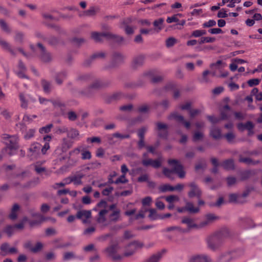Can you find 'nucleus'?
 Masks as SVG:
<instances>
[{"instance_id": "f257e3e1", "label": "nucleus", "mask_w": 262, "mask_h": 262, "mask_svg": "<svg viewBox=\"0 0 262 262\" xmlns=\"http://www.w3.org/2000/svg\"><path fill=\"white\" fill-rule=\"evenodd\" d=\"M244 251L237 249L221 253L216 259V262H232L242 256ZM188 262H212L211 258L205 254H195L192 255Z\"/></svg>"}, {"instance_id": "f03ea898", "label": "nucleus", "mask_w": 262, "mask_h": 262, "mask_svg": "<svg viewBox=\"0 0 262 262\" xmlns=\"http://www.w3.org/2000/svg\"><path fill=\"white\" fill-rule=\"evenodd\" d=\"M3 138L5 140L7 147L2 150V155L0 154V160L6 154L9 156L13 155L18 148V137L17 135L4 134Z\"/></svg>"}, {"instance_id": "7ed1b4c3", "label": "nucleus", "mask_w": 262, "mask_h": 262, "mask_svg": "<svg viewBox=\"0 0 262 262\" xmlns=\"http://www.w3.org/2000/svg\"><path fill=\"white\" fill-rule=\"evenodd\" d=\"M168 163L172 167V169L163 168V173L166 177L173 180L172 174L173 173L177 174L180 178L185 177V172L183 169V166L180 163L179 161L174 159H169L168 160Z\"/></svg>"}, {"instance_id": "20e7f679", "label": "nucleus", "mask_w": 262, "mask_h": 262, "mask_svg": "<svg viewBox=\"0 0 262 262\" xmlns=\"http://www.w3.org/2000/svg\"><path fill=\"white\" fill-rule=\"evenodd\" d=\"M91 37L95 40V41L97 42L102 41L104 38L107 39H112L118 42L123 40V38L122 37L116 36L110 32H93L91 34Z\"/></svg>"}, {"instance_id": "39448f33", "label": "nucleus", "mask_w": 262, "mask_h": 262, "mask_svg": "<svg viewBox=\"0 0 262 262\" xmlns=\"http://www.w3.org/2000/svg\"><path fill=\"white\" fill-rule=\"evenodd\" d=\"M73 144V142L68 138H62L61 143L55 151V154L61 155L62 154L66 152L72 146Z\"/></svg>"}, {"instance_id": "423d86ee", "label": "nucleus", "mask_w": 262, "mask_h": 262, "mask_svg": "<svg viewBox=\"0 0 262 262\" xmlns=\"http://www.w3.org/2000/svg\"><path fill=\"white\" fill-rule=\"evenodd\" d=\"M143 243L139 241H134L128 244L125 248L123 256L128 257L133 255L138 248H141L143 247Z\"/></svg>"}, {"instance_id": "0eeeda50", "label": "nucleus", "mask_w": 262, "mask_h": 262, "mask_svg": "<svg viewBox=\"0 0 262 262\" xmlns=\"http://www.w3.org/2000/svg\"><path fill=\"white\" fill-rule=\"evenodd\" d=\"M221 243V240L217 234L211 235L207 239L208 246L212 250L217 249Z\"/></svg>"}, {"instance_id": "6e6552de", "label": "nucleus", "mask_w": 262, "mask_h": 262, "mask_svg": "<svg viewBox=\"0 0 262 262\" xmlns=\"http://www.w3.org/2000/svg\"><path fill=\"white\" fill-rule=\"evenodd\" d=\"M36 48L37 52L39 54V57L42 61L46 62L51 60L52 57L50 54L46 51L42 44L37 43Z\"/></svg>"}, {"instance_id": "1a4fd4ad", "label": "nucleus", "mask_w": 262, "mask_h": 262, "mask_svg": "<svg viewBox=\"0 0 262 262\" xmlns=\"http://www.w3.org/2000/svg\"><path fill=\"white\" fill-rule=\"evenodd\" d=\"M118 249V245L111 246L106 249L108 256L115 261L120 260L122 259V256L117 253Z\"/></svg>"}, {"instance_id": "9d476101", "label": "nucleus", "mask_w": 262, "mask_h": 262, "mask_svg": "<svg viewBox=\"0 0 262 262\" xmlns=\"http://www.w3.org/2000/svg\"><path fill=\"white\" fill-rule=\"evenodd\" d=\"M132 22V19L128 17L124 19L121 23L120 28H124L126 34L127 35L132 34L134 32L135 28L129 25Z\"/></svg>"}, {"instance_id": "9b49d317", "label": "nucleus", "mask_w": 262, "mask_h": 262, "mask_svg": "<svg viewBox=\"0 0 262 262\" xmlns=\"http://www.w3.org/2000/svg\"><path fill=\"white\" fill-rule=\"evenodd\" d=\"M156 125L157 129L159 132L158 136L163 139H167L168 135V125L160 122H157Z\"/></svg>"}, {"instance_id": "f8f14e48", "label": "nucleus", "mask_w": 262, "mask_h": 262, "mask_svg": "<svg viewBox=\"0 0 262 262\" xmlns=\"http://www.w3.org/2000/svg\"><path fill=\"white\" fill-rule=\"evenodd\" d=\"M99 80L95 81L90 86L81 91V94L86 97H90L93 94L94 89H98L101 86Z\"/></svg>"}, {"instance_id": "ddd939ff", "label": "nucleus", "mask_w": 262, "mask_h": 262, "mask_svg": "<svg viewBox=\"0 0 262 262\" xmlns=\"http://www.w3.org/2000/svg\"><path fill=\"white\" fill-rule=\"evenodd\" d=\"M189 186L191 187L190 191L188 192V196L189 198H193L196 196L200 198L202 194V192L199 187L194 182L189 184Z\"/></svg>"}, {"instance_id": "4468645a", "label": "nucleus", "mask_w": 262, "mask_h": 262, "mask_svg": "<svg viewBox=\"0 0 262 262\" xmlns=\"http://www.w3.org/2000/svg\"><path fill=\"white\" fill-rule=\"evenodd\" d=\"M169 118H173L178 122L182 123L187 129H189L190 128V123L189 121H185L183 116L182 115H179L178 113H175L172 114Z\"/></svg>"}, {"instance_id": "2eb2a0df", "label": "nucleus", "mask_w": 262, "mask_h": 262, "mask_svg": "<svg viewBox=\"0 0 262 262\" xmlns=\"http://www.w3.org/2000/svg\"><path fill=\"white\" fill-rule=\"evenodd\" d=\"M91 216V212L90 210H80L77 212L76 217L82 220L84 223L86 222V220L90 218Z\"/></svg>"}, {"instance_id": "dca6fc26", "label": "nucleus", "mask_w": 262, "mask_h": 262, "mask_svg": "<svg viewBox=\"0 0 262 262\" xmlns=\"http://www.w3.org/2000/svg\"><path fill=\"white\" fill-rule=\"evenodd\" d=\"M40 148L41 145L38 143L34 142L31 145L28 151L30 152L31 156H36L39 152Z\"/></svg>"}, {"instance_id": "f3484780", "label": "nucleus", "mask_w": 262, "mask_h": 262, "mask_svg": "<svg viewBox=\"0 0 262 262\" xmlns=\"http://www.w3.org/2000/svg\"><path fill=\"white\" fill-rule=\"evenodd\" d=\"M125 59V56L120 53L115 52L113 55L112 66L115 67L117 64L122 63Z\"/></svg>"}, {"instance_id": "a211bd4d", "label": "nucleus", "mask_w": 262, "mask_h": 262, "mask_svg": "<svg viewBox=\"0 0 262 262\" xmlns=\"http://www.w3.org/2000/svg\"><path fill=\"white\" fill-rule=\"evenodd\" d=\"M182 223L183 224H186L188 229L187 230V231L192 228H196L198 229V224H196L194 223V220L189 217H185L182 220Z\"/></svg>"}, {"instance_id": "6ab92c4d", "label": "nucleus", "mask_w": 262, "mask_h": 262, "mask_svg": "<svg viewBox=\"0 0 262 262\" xmlns=\"http://www.w3.org/2000/svg\"><path fill=\"white\" fill-rule=\"evenodd\" d=\"M144 61V56L143 55H139L134 57L132 61V66L134 69L138 68L142 66Z\"/></svg>"}, {"instance_id": "aec40b11", "label": "nucleus", "mask_w": 262, "mask_h": 262, "mask_svg": "<svg viewBox=\"0 0 262 262\" xmlns=\"http://www.w3.org/2000/svg\"><path fill=\"white\" fill-rule=\"evenodd\" d=\"M232 113V111H231L230 106L228 105H225L221 113V119L227 120L229 119Z\"/></svg>"}, {"instance_id": "412c9836", "label": "nucleus", "mask_w": 262, "mask_h": 262, "mask_svg": "<svg viewBox=\"0 0 262 262\" xmlns=\"http://www.w3.org/2000/svg\"><path fill=\"white\" fill-rule=\"evenodd\" d=\"M105 54L104 52H100L94 53L92 56L84 62V64L86 66L90 64L91 62L94 59L97 58H103L105 57Z\"/></svg>"}, {"instance_id": "4be33fe9", "label": "nucleus", "mask_w": 262, "mask_h": 262, "mask_svg": "<svg viewBox=\"0 0 262 262\" xmlns=\"http://www.w3.org/2000/svg\"><path fill=\"white\" fill-rule=\"evenodd\" d=\"M45 144L41 148V152L43 155H45L47 150L50 148V142L52 140V136L51 135H46L43 138Z\"/></svg>"}, {"instance_id": "5701e85b", "label": "nucleus", "mask_w": 262, "mask_h": 262, "mask_svg": "<svg viewBox=\"0 0 262 262\" xmlns=\"http://www.w3.org/2000/svg\"><path fill=\"white\" fill-rule=\"evenodd\" d=\"M210 135L214 139H219L222 137L221 130L218 127L212 126L210 128Z\"/></svg>"}, {"instance_id": "b1692460", "label": "nucleus", "mask_w": 262, "mask_h": 262, "mask_svg": "<svg viewBox=\"0 0 262 262\" xmlns=\"http://www.w3.org/2000/svg\"><path fill=\"white\" fill-rule=\"evenodd\" d=\"M254 124L251 121H248L246 123H239L237 124V128L243 131L245 129H249L254 128Z\"/></svg>"}, {"instance_id": "393cba45", "label": "nucleus", "mask_w": 262, "mask_h": 262, "mask_svg": "<svg viewBox=\"0 0 262 262\" xmlns=\"http://www.w3.org/2000/svg\"><path fill=\"white\" fill-rule=\"evenodd\" d=\"M84 175L82 173H78L71 175L72 183L75 185H79L82 184L81 179Z\"/></svg>"}, {"instance_id": "a878e982", "label": "nucleus", "mask_w": 262, "mask_h": 262, "mask_svg": "<svg viewBox=\"0 0 262 262\" xmlns=\"http://www.w3.org/2000/svg\"><path fill=\"white\" fill-rule=\"evenodd\" d=\"M108 212L107 209H101L99 211L97 219V221L99 223H103L106 221L105 215Z\"/></svg>"}, {"instance_id": "bb28decb", "label": "nucleus", "mask_w": 262, "mask_h": 262, "mask_svg": "<svg viewBox=\"0 0 262 262\" xmlns=\"http://www.w3.org/2000/svg\"><path fill=\"white\" fill-rule=\"evenodd\" d=\"M223 168L227 170L233 169L234 168V164L233 160L232 159H228L224 161L222 165Z\"/></svg>"}, {"instance_id": "cd10ccee", "label": "nucleus", "mask_w": 262, "mask_h": 262, "mask_svg": "<svg viewBox=\"0 0 262 262\" xmlns=\"http://www.w3.org/2000/svg\"><path fill=\"white\" fill-rule=\"evenodd\" d=\"M120 215V210L119 209H115L109 215L110 220L112 222H117L119 220Z\"/></svg>"}, {"instance_id": "c85d7f7f", "label": "nucleus", "mask_w": 262, "mask_h": 262, "mask_svg": "<svg viewBox=\"0 0 262 262\" xmlns=\"http://www.w3.org/2000/svg\"><path fill=\"white\" fill-rule=\"evenodd\" d=\"M41 85L42 86V88H43V91L45 92V93H46L47 94L50 93L52 89V84H51V82L45 80V79H42L41 80Z\"/></svg>"}, {"instance_id": "c756f323", "label": "nucleus", "mask_w": 262, "mask_h": 262, "mask_svg": "<svg viewBox=\"0 0 262 262\" xmlns=\"http://www.w3.org/2000/svg\"><path fill=\"white\" fill-rule=\"evenodd\" d=\"M79 133L78 130L75 128H71L68 130L67 137L71 139L78 140Z\"/></svg>"}, {"instance_id": "7c9ffc66", "label": "nucleus", "mask_w": 262, "mask_h": 262, "mask_svg": "<svg viewBox=\"0 0 262 262\" xmlns=\"http://www.w3.org/2000/svg\"><path fill=\"white\" fill-rule=\"evenodd\" d=\"M19 209V206L18 204H15L13 206L11 209L10 214L9 215V217L12 220H15L17 217V212Z\"/></svg>"}, {"instance_id": "2f4dec72", "label": "nucleus", "mask_w": 262, "mask_h": 262, "mask_svg": "<svg viewBox=\"0 0 262 262\" xmlns=\"http://www.w3.org/2000/svg\"><path fill=\"white\" fill-rule=\"evenodd\" d=\"M162 252H158L151 256L148 259L144 262H159L162 257Z\"/></svg>"}, {"instance_id": "473e14b6", "label": "nucleus", "mask_w": 262, "mask_h": 262, "mask_svg": "<svg viewBox=\"0 0 262 262\" xmlns=\"http://www.w3.org/2000/svg\"><path fill=\"white\" fill-rule=\"evenodd\" d=\"M187 211L190 213H197L199 211L200 209L199 207H194L193 205L191 202H187L186 204Z\"/></svg>"}, {"instance_id": "72a5a7b5", "label": "nucleus", "mask_w": 262, "mask_h": 262, "mask_svg": "<svg viewBox=\"0 0 262 262\" xmlns=\"http://www.w3.org/2000/svg\"><path fill=\"white\" fill-rule=\"evenodd\" d=\"M34 182L33 181H30L28 182L27 183H26L24 185H21L18 182H14V183H13L12 185L13 186H15V187L19 186L22 188H29L34 186L35 185V184H34Z\"/></svg>"}, {"instance_id": "f704fd0d", "label": "nucleus", "mask_w": 262, "mask_h": 262, "mask_svg": "<svg viewBox=\"0 0 262 262\" xmlns=\"http://www.w3.org/2000/svg\"><path fill=\"white\" fill-rule=\"evenodd\" d=\"M36 130L35 129H29L26 131L24 135V138L25 140H30L35 135Z\"/></svg>"}, {"instance_id": "c9c22d12", "label": "nucleus", "mask_w": 262, "mask_h": 262, "mask_svg": "<svg viewBox=\"0 0 262 262\" xmlns=\"http://www.w3.org/2000/svg\"><path fill=\"white\" fill-rule=\"evenodd\" d=\"M163 22L164 19L162 18L156 19L154 21V26L155 27L156 29H157L158 31L162 30L163 28Z\"/></svg>"}, {"instance_id": "e433bc0d", "label": "nucleus", "mask_w": 262, "mask_h": 262, "mask_svg": "<svg viewBox=\"0 0 262 262\" xmlns=\"http://www.w3.org/2000/svg\"><path fill=\"white\" fill-rule=\"evenodd\" d=\"M149 217L152 220H156L160 219L161 215H159L157 213V211L155 209H150L149 210Z\"/></svg>"}, {"instance_id": "4c0bfd02", "label": "nucleus", "mask_w": 262, "mask_h": 262, "mask_svg": "<svg viewBox=\"0 0 262 262\" xmlns=\"http://www.w3.org/2000/svg\"><path fill=\"white\" fill-rule=\"evenodd\" d=\"M66 77V73L64 72L58 73L55 77L56 82L57 84H61Z\"/></svg>"}, {"instance_id": "58836bf2", "label": "nucleus", "mask_w": 262, "mask_h": 262, "mask_svg": "<svg viewBox=\"0 0 262 262\" xmlns=\"http://www.w3.org/2000/svg\"><path fill=\"white\" fill-rule=\"evenodd\" d=\"M96 13L95 8L94 7H91L88 10L84 11L82 14H80V16H92L95 15Z\"/></svg>"}, {"instance_id": "ea45409f", "label": "nucleus", "mask_w": 262, "mask_h": 262, "mask_svg": "<svg viewBox=\"0 0 262 262\" xmlns=\"http://www.w3.org/2000/svg\"><path fill=\"white\" fill-rule=\"evenodd\" d=\"M239 161L240 162L245 163H246L249 165V164L255 165V164L259 163V162L258 161H253L250 158H242V157L239 158Z\"/></svg>"}, {"instance_id": "a19ab883", "label": "nucleus", "mask_w": 262, "mask_h": 262, "mask_svg": "<svg viewBox=\"0 0 262 262\" xmlns=\"http://www.w3.org/2000/svg\"><path fill=\"white\" fill-rule=\"evenodd\" d=\"M76 258V256L72 252H67L64 253L63 260L64 261H69Z\"/></svg>"}, {"instance_id": "79ce46f5", "label": "nucleus", "mask_w": 262, "mask_h": 262, "mask_svg": "<svg viewBox=\"0 0 262 262\" xmlns=\"http://www.w3.org/2000/svg\"><path fill=\"white\" fill-rule=\"evenodd\" d=\"M52 124H49L45 126H43L39 128V132L42 134H47L51 132V128L53 127Z\"/></svg>"}, {"instance_id": "37998d69", "label": "nucleus", "mask_w": 262, "mask_h": 262, "mask_svg": "<svg viewBox=\"0 0 262 262\" xmlns=\"http://www.w3.org/2000/svg\"><path fill=\"white\" fill-rule=\"evenodd\" d=\"M206 34V31L204 30H195L191 33V37H199Z\"/></svg>"}, {"instance_id": "c03bdc74", "label": "nucleus", "mask_w": 262, "mask_h": 262, "mask_svg": "<svg viewBox=\"0 0 262 262\" xmlns=\"http://www.w3.org/2000/svg\"><path fill=\"white\" fill-rule=\"evenodd\" d=\"M29 97V96H25L23 94H20L19 95V99L21 101V106L23 108H27L28 106V103L27 101V98Z\"/></svg>"}, {"instance_id": "a18cd8bd", "label": "nucleus", "mask_w": 262, "mask_h": 262, "mask_svg": "<svg viewBox=\"0 0 262 262\" xmlns=\"http://www.w3.org/2000/svg\"><path fill=\"white\" fill-rule=\"evenodd\" d=\"M173 230H177V231H178L180 232H182V233H185V232H187V229H182L179 226H171V227H167V228H166L165 229V231H167V232H169V231H171Z\"/></svg>"}, {"instance_id": "49530a36", "label": "nucleus", "mask_w": 262, "mask_h": 262, "mask_svg": "<svg viewBox=\"0 0 262 262\" xmlns=\"http://www.w3.org/2000/svg\"><path fill=\"white\" fill-rule=\"evenodd\" d=\"M159 190L160 191L162 192H166V191H174V189L173 188V186L168 185L165 184L162 185L160 187Z\"/></svg>"}, {"instance_id": "de8ad7c7", "label": "nucleus", "mask_w": 262, "mask_h": 262, "mask_svg": "<svg viewBox=\"0 0 262 262\" xmlns=\"http://www.w3.org/2000/svg\"><path fill=\"white\" fill-rule=\"evenodd\" d=\"M215 39L214 37H202L200 38L199 42L200 44L204 43L213 42L215 41Z\"/></svg>"}, {"instance_id": "09e8293b", "label": "nucleus", "mask_w": 262, "mask_h": 262, "mask_svg": "<svg viewBox=\"0 0 262 262\" xmlns=\"http://www.w3.org/2000/svg\"><path fill=\"white\" fill-rule=\"evenodd\" d=\"M15 228L14 225H8L6 227L4 231L8 236L10 237L14 232Z\"/></svg>"}, {"instance_id": "8fccbe9b", "label": "nucleus", "mask_w": 262, "mask_h": 262, "mask_svg": "<svg viewBox=\"0 0 262 262\" xmlns=\"http://www.w3.org/2000/svg\"><path fill=\"white\" fill-rule=\"evenodd\" d=\"M51 102L52 103L55 107L62 108L64 107L65 105L59 99L56 100H51Z\"/></svg>"}, {"instance_id": "3c124183", "label": "nucleus", "mask_w": 262, "mask_h": 262, "mask_svg": "<svg viewBox=\"0 0 262 262\" xmlns=\"http://www.w3.org/2000/svg\"><path fill=\"white\" fill-rule=\"evenodd\" d=\"M163 198H165L166 201L168 203H172L174 201H178L179 200V198L177 195H170L165 197H162Z\"/></svg>"}, {"instance_id": "603ef678", "label": "nucleus", "mask_w": 262, "mask_h": 262, "mask_svg": "<svg viewBox=\"0 0 262 262\" xmlns=\"http://www.w3.org/2000/svg\"><path fill=\"white\" fill-rule=\"evenodd\" d=\"M68 128L66 126H61L56 128L55 133L57 134H62L64 133L68 134Z\"/></svg>"}, {"instance_id": "864d4df0", "label": "nucleus", "mask_w": 262, "mask_h": 262, "mask_svg": "<svg viewBox=\"0 0 262 262\" xmlns=\"http://www.w3.org/2000/svg\"><path fill=\"white\" fill-rule=\"evenodd\" d=\"M177 43V39L174 37H169L166 40V46L167 48L173 46Z\"/></svg>"}, {"instance_id": "5fc2aeb1", "label": "nucleus", "mask_w": 262, "mask_h": 262, "mask_svg": "<svg viewBox=\"0 0 262 262\" xmlns=\"http://www.w3.org/2000/svg\"><path fill=\"white\" fill-rule=\"evenodd\" d=\"M147 130V127L146 126H143L138 130V136L139 139H144V135L146 131Z\"/></svg>"}, {"instance_id": "6e6d98bb", "label": "nucleus", "mask_w": 262, "mask_h": 262, "mask_svg": "<svg viewBox=\"0 0 262 262\" xmlns=\"http://www.w3.org/2000/svg\"><path fill=\"white\" fill-rule=\"evenodd\" d=\"M114 136L115 138H119L121 140L128 139L130 138V135L128 134H122L118 132L114 133Z\"/></svg>"}, {"instance_id": "4d7b16f0", "label": "nucleus", "mask_w": 262, "mask_h": 262, "mask_svg": "<svg viewBox=\"0 0 262 262\" xmlns=\"http://www.w3.org/2000/svg\"><path fill=\"white\" fill-rule=\"evenodd\" d=\"M127 182L128 180L126 179L125 175L122 174V175H121L119 178H117L116 181H115V184H124L127 183Z\"/></svg>"}, {"instance_id": "13d9d810", "label": "nucleus", "mask_w": 262, "mask_h": 262, "mask_svg": "<svg viewBox=\"0 0 262 262\" xmlns=\"http://www.w3.org/2000/svg\"><path fill=\"white\" fill-rule=\"evenodd\" d=\"M260 81V80L257 78L251 79L248 81L247 83L249 86L252 87L259 84Z\"/></svg>"}, {"instance_id": "bf43d9fd", "label": "nucleus", "mask_w": 262, "mask_h": 262, "mask_svg": "<svg viewBox=\"0 0 262 262\" xmlns=\"http://www.w3.org/2000/svg\"><path fill=\"white\" fill-rule=\"evenodd\" d=\"M0 26H1L2 29L3 30H4V31H5L6 32H7V33L10 32V28H9L7 24L3 20H0Z\"/></svg>"}, {"instance_id": "052dcab7", "label": "nucleus", "mask_w": 262, "mask_h": 262, "mask_svg": "<svg viewBox=\"0 0 262 262\" xmlns=\"http://www.w3.org/2000/svg\"><path fill=\"white\" fill-rule=\"evenodd\" d=\"M0 46L4 49L6 50H8L10 52H12V51L11 50L10 46L8 42H7L5 40L3 39L2 38L0 37Z\"/></svg>"}, {"instance_id": "680f3d73", "label": "nucleus", "mask_w": 262, "mask_h": 262, "mask_svg": "<svg viewBox=\"0 0 262 262\" xmlns=\"http://www.w3.org/2000/svg\"><path fill=\"white\" fill-rule=\"evenodd\" d=\"M240 198L239 195H237L236 194H231L229 195V202H234V203H239V199Z\"/></svg>"}, {"instance_id": "e2e57ef3", "label": "nucleus", "mask_w": 262, "mask_h": 262, "mask_svg": "<svg viewBox=\"0 0 262 262\" xmlns=\"http://www.w3.org/2000/svg\"><path fill=\"white\" fill-rule=\"evenodd\" d=\"M161 166V160L158 159L152 160L151 166L155 168H158Z\"/></svg>"}, {"instance_id": "0e129e2a", "label": "nucleus", "mask_w": 262, "mask_h": 262, "mask_svg": "<svg viewBox=\"0 0 262 262\" xmlns=\"http://www.w3.org/2000/svg\"><path fill=\"white\" fill-rule=\"evenodd\" d=\"M203 137V134L199 132L194 133L193 136V141L195 142L201 140Z\"/></svg>"}, {"instance_id": "69168bd1", "label": "nucleus", "mask_w": 262, "mask_h": 262, "mask_svg": "<svg viewBox=\"0 0 262 262\" xmlns=\"http://www.w3.org/2000/svg\"><path fill=\"white\" fill-rule=\"evenodd\" d=\"M42 248V245L41 243L38 242L36 243L35 247H33V249H31V252L33 253H37L39 252Z\"/></svg>"}, {"instance_id": "338daca9", "label": "nucleus", "mask_w": 262, "mask_h": 262, "mask_svg": "<svg viewBox=\"0 0 262 262\" xmlns=\"http://www.w3.org/2000/svg\"><path fill=\"white\" fill-rule=\"evenodd\" d=\"M216 21L213 19H210L208 21L205 22L203 24V27L204 28H209L211 27H213L215 26Z\"/></svg>"}, {"instance_id": "774afa93", "label": "nucleus", "mask_w": 262, "mask_h": 262, "mask_svg": "<svg viewBox=\"0 0 262 262\" xmlns=\"http://www.w3.org/2000/svg\"><path fill=\"white\" fill-rule=\"evenodd\" d=\"M114 188L113 187L110 186L104 189L102 191V194L104 196H108L110 193L112 192Z\"/></svg>"}]
</instances>
